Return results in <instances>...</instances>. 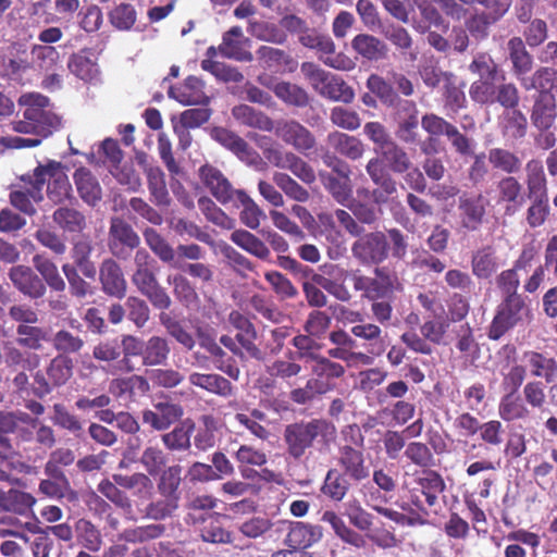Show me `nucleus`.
Instances as JSON below:
<instances>
[{
  "label": "nucleus",
  "mask_w": 557,
  "mask_h": 557,
  "mask_svg": "<svg viewBox=\"0 0 557 557\" xmlns=\"http://www.w3.org/2000/svg\"><path fill=\"white\" fill-rule=\"evenodd\" d=\"M322 273L312 271L310 281L302 283V292L310 307L323 308L327 297L323 290L342 302H349L352 294L346 285L348 270L337 263H324L320 267Z\"/></svg>",
  "instance_id": "f257e3e1"
},
{
  "label": "nucleus",
  "mask_w": 557,
  "mask_h": 557,
  "mask_svg": "<svg viewBox=\"0 0 557 557\" xmlns=\"http://www.w3.org/2000/svg\"><path fill=\"white\" fill-rule=\"evenodd\" d=\"M336 429L334 424L323 419H312L288 424L284 429L283 440L286 453L295 460L301 459L306 450L313 446L317 438L324 442L334 440Z\"/></svg>",
  "instance_id": "f03ea898"
},
{
  "label": "nucleus",
  "mask_w": 557,
  "mask_h": 557,
  "mask_svg": "<svg viewBox=\"0 0 557 557\" xmlns=\"http://www.w3.org/2000/svg\"><path fill=\"white\" fill-rule=\"evenodd\" d=\"M47 184V196L54 205H60L72 197V185L60 162L51 161L39 165L34 171L32 197L36 202L44 199L42 188Z\"/></svg>",
  "instance_id": "7ed1b4c3"
},
{
  "label": "nucleus",
  "mask_w": 557,
  "mask_h": 557,
  "mask_svg": "<svg viewBox=\"0 0 557 557\" xmlns=\"http://www.w3.org/2000/svg\"><path fill=\"white\" fill-rule=\"evenodd\" d=\"M300 71L312 89L322 98L344 103L354 101V89L341 76L325 71L312 62H304Z\"/></svg>",
  "instance_id": "20e7f679"
},
{
  "label": "nucleus",
  "mask_w": 557,
  "mask_h": 557,
  "mask_svg": "<svg viewBox=\"0 0 557 557\" xmlns=\"http://www.w3.org/2000/svg\"><path fill=\"white\" fill-rule=\"evenodd\" d=\"M531 319V310L523 298L502 299L488 329V338L498 341L508 331L524 326Z\"/></svg>",
  "instance_id": "39448f33"
},
{
  "label": "nucleus",
  "mask_w": 557,
  "mask_h": 557,
  "mask_svg": "<svg viewBox=\"0 0 557 557\" xmlns=\"http://www.w3.org/2000/svg\"><path fill=\"white\" fill-rule=\"evenodd\" d=\"M20 103L26 106L23 116L34 122L36 135L46 138L60 128L61 119L52 112L50 100L46 96L26 94L21 96Z\"/></svg>",
  "instance_id": "423d86ee"
},
{
  "label": "nucleus",
  "mask_w": 557,
  "mask_h": 557,
  "mask_svg": "<svg viewBox=\"0 0 557 557\" xmlns=\"http://www.w3.org/2000/svg\"><path fill=\"white\" fill-rule=\"evenodd\" d=\"M352 257L364 267H377L388 258V243L385 233L374 231L362 233L351 245Z\"/></svg>",
  "instance_id": "0eeeda50"
},
{
  "label": "nucleus",
  "mask_w": 557,
  "mask_h": 557,
  "mask_svg": "<svg viewBox=\"0 0 557 557\" xmlns=\"http://www.w3.org/2000/svg\"><path fill=\"white\" fill-rule=\"evenodd\" d=\"M140 244V237L133 226L120 216L110 220L108 246L111 253L119 259H127Z\"/></svg>",
  "instance_id": "6e6552de"
},
{
  "label": "nucleus",
  "mask_w": 557,
  "mask_h": 557,
  "mask_svg": "<svg viewBox=\"0 0 557 557\" xmlns=\"http://www.w3.org/2000/svg\"><path fill=\"white\" fill-rule=\"evenodd\" d=\"M417 483L420 488L411 491L410 499L419 510L426 512L438 505V496L446 485L441 474L433 470H423Z\"/></svg>",
  "instance_id": "1a4fd4ad"
},
{
  "label": "nucleus",
  "mask_w": 557,
  "mask_h": 557,
  "mask_svg": "<svg viewBox=\"0 0 557 557\" xmlns=\"http://www.w3.org/2000/svg\"><path fill=\"white\" fill-rule=\"evenodd\" d=\"M273 132L285 144L304 154L312 150L317 144L314 135L296 120L274 122Z\"/></svg>",
  "instance_id": "9d476101"
},
{
  "label": "nucleus",
  "mask_w": 557,
  "mask_h": 557,
  "mask_svg": "<svg viewBox=\"0 0 557 557\" xmlns=\"http://www.w3.org/2000/svg\"><path fill=\"white\" fill-rule=\"evenodd\" d=\"M199 177L210 194L223 206L235 202L237 193L243 191V189H235L228 178L210 164L199 168Z\"/></svg>",
  "instance_id": "9b49d317"
},
{
  "label": "nucleus",
  "mask_w": 557,
  "mask_h": 557,
  "mask_svg": "<svg viewBox=\"0 0 557 557\" xmlns=\"http://www.w3.org/2000/svg\"><path fill=\"white\" fill-rule=\"evenodd\" d=\"M488 200L481 194H462L458 198L459 221L462 228L474 232L478 231L486 214Z\"/></svg>",
  "instance_id": "f8f14e48"
},
{
  "label": "nucleus",
  "mask_w": 557,
  "mask_h": 557,
  "mask_svg": "<svg viewBox=\"0 0 557 557\" xmlns=\"http://www.w3.org/2000/svg\"><path fill=\"white\" fill-rule=\"evenodd\" d=\"M336 461L341 467V473L348 480L361 482L370 476V466L366 461L362 449L350 445H342L338 448Z\"/></svg>",
  "instance_id": "ddd939ff"
},
{
  "label": "nucleus",
  "mask_w": 557,
  "mask_h": 557,
  "mask_svg": "<svg viewBox=\"0 0 557 557\" xmlns=\"http://www.w3.org/2000/svg\"><path fill=\"white\" fill-rule=\"evenodd\" d=\"M211 137L243 162L256 166L262 163L259 153L236 133L224 127H214Z\"/></svg>",
  "instance_id": "4468645a"
},
{
  "label": "nucleus",
  "mask_w": 557,
  "mask_h": 557,
  "mask_svg": "<svg viewBox=\"0 0 557 557\" xmlns=\"http://www.w3.org/2000/svg\"><path fill=\"white\" fill-rule=\"evenodd\" d=\"M228 322L237 330L236 341L245 350L248 358L261 361L264 359V352L256 345L257 331L251 321L237 310L228 314Z\"/></svg>",
  "instance_id": "2eb2a0df"
},
{
  "label": "nucleus",
  "mask_w": 557,
  "mask_h": 557,
  "mask_svg": "<svg viewBox=\"0 0 557 557\" xmlns=\"http://www.w3.org/2000/svg\"><path fill=\"white\" fill-rule=\"evenodd\" d=\"M9 278L21 294L30 299L42 298L47 293L42 278L27 265L12 267L9 271Z\"/></svg>",
  "instance_id": "dca6fc26"
},
{
  "label": "nucleus",
  "mask_w": 557,
  "mask_h": 557,
  "mask_svg": "<svg viewBox=\"0 0 557 557\" xmlns=\"http://www.w3.org/2000/svg\"><path fill=\"white\" fill-rule=\"evenodd\" d=\"M99 280L102 292L117 299H122L126 295L127 283L123 271L119 263L113 259L102 261L99 269Z\"/></svg>",
  "instance_id": "f3484780"
},
{
  "label": "nucleus",
  "mask_w": 557,
  "mask_h": 557,
  "mask_svg": "<svg viewBox=\"0 0 557 557\" xmlns=\"http://www.w3.org/2000/svg\"><path fill=\"white\" fill-rule=\"evenodd\" d=\"M138 162L143 165L147 177V185L150 201L159 208H168L171 205V197L165 184V174L157 165L146 162V157H139Z\"/></svg>",
  "instance_id": "a211bd4d"
},
{
  "label": "nucleus",
  "mask_w": 557,
  "mask_h": 557,
  "mask_svg": "<svg viewBox=\"0 0 557 557\" xmlns=\"http://www.w3.org/2000/svg\"><path fill=\"white\" fill-rule=\"evenodd\" d=\"M183 416V408L173 403H157L153 409L143 411V422L157 431H164Z\"/></svg>",
  "instance_id": "6ab92c4d"
},
{
  "label": "nucleus",
  "mask_w": 557,
  "mask_h": 557,
  "mask_svg": "<svg viewBox=\"0 0 557 557\" xmlns=\"http://www.w3.org/2000/svg\"><path fill=\"white\" fill-rule=\"evenodd\" d=\"M205 83L196 77L188 76L180 87H170L168 95L184 106H208L210 98L206 95Z\"/></svg>",
  "instance_id": "aec40b11"
},
{
  "label": "nucleus",
  "mask_w": 557,
  "mask_h": 557,
  "mask_svg": "<svg viewBox=\"0 0 557 557\" xmlns=\"http://www.w3.org/2000/svg\"><path fill=\"white\" fill-rule=\"evenodd\" d=\"M244 41L243 29L239 26H233L223 34L222 42L219 46V53L226 59L250 62L253 55L244 48Z\"/></svg>",
  "instance_id": "412c9836"
},
{
  "label": "nucleus",
  "mask_w": 557,
  "mask_h": 557,
  "mask_svg": "<svg viewBox=\"0 0 557 557\" xmlns=\"http://www.w3.org/2000/svg\"><path fill=\"white\" fill-rule=\"evenodd\" d=\"M187 519L193 523L201 522L199 529L200 537L203 542L212 544H228L232 543V534L226 531L219 519L213 518L212 515L199 513L198 516L189 512Z\"/></svg>",
  "instance_id": "4be33fe9"
},
{
  "label": "nucleus",
  "mask_w": 557,
  "mask_h": 557,
  "mask_svg": "<svg viewBox=\"0 0 557 557\" xmlns=\"http://www.w3.org/2000/svg\"><path fill=\"white\" fill-rule=\"evenodd\" d=\"M556 101L552 92L537 94L531 111V122L539 131H547L556 119Z\"/></svg>",
  "instance_id": "5701e85b"
},
{
  "label": "nucleus",
  "mask_w": 557,
  "mask_h": 557,
  "mask_svg": "<svg viewBox=\"0 0 557 557\" xmlns=\"http://www.w3.org/2000/svg\"><path fill=\"white\" fill-rule=\"evenodd\" d=\"M498 126L503 137L513 145L525 137L528 120L520 110H505L499 116Z\"/></svg>",
  "instance_id": "b1692460"
},
{
  "label": "nucleus",
  "mask_w": 557,
  "mask_h": 557,
  "mask_svg": "<svg viewBox=\"0 0 557 557\" xmlns=\"http://www.w3.org/2000/svg\"><path fill=\"white\" fill-rule=\"evenodd\" d=\"M327 145L338 154L349 159L359 160L364 153L363 143L356 136L342 132H331L326 137Z\"/></svg>",
  "instance_id": "393cba45"
},
{
  "label": "nucleus",
  "mask_w": 557,
  "mask_h": 557,
  "mask_svg": "<svg viewBox=\"0 0 557 557\" xmlns=\"http://www.w3.org/2000/svg\"><path fill=\"white\" fill-rule=\"evenodd\" d=\"M322 537V528L305 522L292 523L286 542L295 550L307 548L319 542Z\"/></svg>",
  "instance_id": "a878e982"
},
{
  "label": "nucleus",
  "mask_w": 557,
  "mask_h": 557,
  "mask_svg": "<svg viewBox=\"0 0 557 557\" xmlns=\"http://www.w3.org/2000/svg\"><path fill=\"white\" fill-rule=\"evenodd\" d=\"M522 360L534 377H542L552 383L557 377V360L537 351H525Z\"/></svg>",
  "instance_id": "bb28decb"
},
{
  "label": "nucleus",
  "mask_w": 557,
  "mask_h": 557,
  "mask_svg": "<svg viewBox=\"0 0 557 557\" xmlns=\"http://www.w3.org/2000/svg\"><path fill=\"white\" fill-rule=\"evenodd\" d=\"M498 201L506 202V213L513 214L524 202L522 185L511 175L503 177L497 184Z\"/></svg>",
  "instance_id": "cd10ccee"
},
{
  "label": "nucleus",
  "mask_w": 557,
  "mask_h": 557,
  "mask_svg": "<svg viewBox=\"0 0 557 557\" xmlns=\"http://www.w3.org/2000/svg\"><path fill=\"white\" fill-rule=\"evenodd\" d=\"M373 274L374 276L371 277L367 299H383L396 290L398 286L397 276L393 274L387 268L375 267Z\"/></svg>",
  "instance_id": "c85d7f7f"
},
{
  "label": "nucleus",
  "mask_w": 557,
  "mask_h": 557,
  "mask_svg": "<svg viewBox=\"0 0 557 557\" xmlns=\"http://www.w3.org/2000/svg\"><path fill=\"white\" fill-rule=\"evenodd\" d=\"M74 182L79 197L89 206H96L101 200V187L91 172L79 168L74 173Z\"/></svg>",
  "instance_id": "c756f323"
},
{
  "label": "nucleus",
  "mask_w": 557,
  "mask_h": 557,
  "mask_svg": "<svg viewBox=\"0 0 557 557\" xmlns=\"http://www.w3.org/2000/svg\"><path fill=\"white\" fill-rule=\"evenodd\" d=\"M188 381L194 386L222 397H228L233 394L232 383L219 374L193 372L189 374Z\"/></svg>",
  "instance_id": "7c9ffc66"
},
{
  "label": "nucleus",
  "mask_w": 557,
  "mask_h": 557,
  "mask_svg": "<svg viewBox=\"0 0 557 557\" xmlns=\"http://www.w3.org/2000/svg\"><path fill=\"white\" fill-rule=\"evenodd\" d=\"M33 265L40 274L46 287L49 286L51 290L62 293L65 290L66 284L61 274L59 273L57 264L45 255H35L32 259Z\"/></svg>",
  "instance_id": "2f4dec72"
},
{
  "label": "nucleus",
  "mask_w": 557,
  "mask_h": 557,
  "mask_svg": "<svg viewBox=\"0 0 557 557\" xmlns=\"http://www.w3.org/2000/svg\"><path fill=\"white\" fill-rule=\"evenodd\" d=\"M171 352L165 337L153 335L146 341L141 364L145 367L164 366Z\"/></svg>",
  "instance_id": "473e14b6"
},
{
  "label": "nucleus",
  "mask_w": 557,
  "mask_h": 557,
  "mask_svg": "<svg viewBox=\"0 0 557 557\" xmlns=\"http://www.w3.org/2000/svg\"><path fill=\"white\" fill-rule=\"evenodd\" d=\"M525 185L528 197H545L547 193V180L541 160L531 159L525 163Z\"/></svg>",
  "instance_id": "72a5a7b5"
},
{
  "label": "nucleus",
  "mask_w": 557,
  "mask_h": 557,
  "mask_svg": "<svg viewBox=\"0 0 557 557\" xmlns=\"http://www.w3.org/2000/svg\"><path fill=\"white\" fill-rule=\"evenodd\" d=\"M352 49L362 58L369 61H377L384 59L387 54V46L379 38L359 34L351 40Z\"/></svg>",
  "instance_id": "f704fd0d"
},
{
  "label": "nucleus",
  "mask_w": 557,
  "mask_h": 557,
  "mask_svg": "<svg viewBox=\"0 0 557 557\" xmlns=\"http://www.w3.org/2000/svg\"><path fill=\"white\" fill-rule=\"evenodd\" d=\"M232 115L240 124L264 132H272L274 128V122L267 114L247 104L235 106Z\"/></svg>",
  "instance_id": "c9c22d12"
},
{
  "label": "nucleus",
  "mask_w": 557,
  "mask_h": 557,
  "mask_svg": "<svg viewBox=\"0 0 557 557\" xmlns=\"http://www.w3.org/2000/svg\"><path fill=\"white\" fill-rule=\"evenodd\" d=\"M230 239L239 248L255 256L256 258L267 261L270 259L271 251L259 237L246 230H235Z\"/></svg>",
  "instance_id": "e433bc0d"
},
{
  "label": "nucleus",
  "mask_w": 557,
  "mask_h": 557,
  "mask_svg": "<svg viewBox=\"0 0 557 557\" xmlns=\"http://www.w3.org/2000/svg\"><path fill=\"white\" fill-rule=\"evenodd\" d=\"M498 267L496 251L493 247L485 246L473 252L471 268L473 275L478 278L491 277Z\"/></svg>",
  "instance_id": "4c0bfd02"
},
{
  "label": "nucleus",
  "mask_w": 557,
  "mask_h": 557,
  "mask_svg": "<svg viewBox=\"0 0 557 557\" xmlns=\"http://www.w3.org/2000/svg\"><path fill=\"white\" fill-rule=\"evenodd\" d=\"M75 535L77 543L91 553L99 552L103 545L101 531L85 518L75 522Z\"/></svg>",
  "instance_id": "58836bf2"
},
{
  "label": "nucleus",
  "mask_w": 557,
  "mask_h": 557,
  "mask_svg": "<svg viewBox=\"0 0 557 557\" xmlns=\"http://www.w3.org/2000/svg\"><path fill=\"white\" fill-rule=\"evenodd\" d=\"M377 154L381 156L388 169L396 174H404L412 165L407 151L395 140L380 150Z\"/></svg>",
  "instance_id": "ea45409f"
},
{
  "label": "nucleus",
  "mask_w": 557,
  "mask_h": 557,
  "mask_svg": "<svg viewBox=\"0 0 557 557\" xmlns=\"http://www.w3.org/2000/svg\"><path fill=\"white\" fill-rule=\"evenodd\" d=\"M509 59L512 63V71L516 77L525 75L532 70L533 59L527 51L524 42L520 37H512L507 44Z\"/></svg>",
  "instance_id": "a19ab883"
},
{
  "label": "nucleus",
  "mask_w": 557,
  "mask_h": 557,
  "mask_svg": "<svg viewBox=\"0 0 557 557\" xmlns=\"http://www.w3.org/2000/svg\"><path fill=\"white\" fill-rule=\"evenodd\" d=\"M53 222L64 233H82L86 228L85 215L70 207H60L52 214Z\"/></svg>",
  "instance_id": "79ce46f5"
},
{
  "label": "nucleus",
  "mask_w": 557,
  "mask_h": 557,
  "mask_svg": "<svg viewBox=\"0 0 557 557\" xmlns=\"http://www.w3.org/2000/svg\"><path fill=\"white\" fill-rule=\"evenodd\" d=\"M257 59L263 69L280 72L285 69H290L289 64L293 63L290 55L284 50L261 46L256 51Z\"/></svg>",
  "instance_id": "37998d69"
},
{
  "label": "nucleus",
  "mask_w": 557,
  "mask_h": 557,
  "mask_svg": "<svg viewBox=\"0 0 557 557\" xmlns=\"http://www.w3.org/2000/svg\"><path fill=\"white\" fill-rule=\"evenodd\" d=\"M113 480L119 486L131 490L139 498H149L152 494L153 483L148 475L137 472L132 475L114 474Z\"/></svg>",
  "instance_id": "c03bdc74"
},
{
  "label": "nucleus",
  "mask_w": 557,
  "mask_h": 557,
  "mask_svg": "<svg viewBox=\"0 0 557 557\" xmlns=\"http://www.w3.org/2000/svg\"><path fill=\"white\" fill-rule=\"evenodd\" d=\"M231 205L235 208L243 207L239 218L242 223L248 228L257 230L260 226V219L264 216V212L245 190L237 193L235 202H232Z\"/></svg>",
  "instance_id": "a18cd8bd"
},
{
  "label": "nucleus",
  "mask_w": 557,
  "mask_h": 557,
  "mask_svg": "<svg viewBox=\"0 0 557 557\" xmlns=\"http://www.w3.org/2000/svg\"><path fill=\"white\" fill-rule=\"evenodd\" d=\"M271 89L274 95L288 106L304 108L309 104V95L300 86L288 82L274 84Z\"/></svg>",
  "instance_id": "49530a36"
},
{
  "label": "nucleus",
  "mask_w": 557,
  "mask_h": 557,
  "mask_svg": "<svg viewBox=\"0 0 557 557\" xmlns=\"http://www.w3.org/2000/svg\"><path fill=\"white\" fill-rule=\"evenodd\" d=\"M498 414L506 422L525 420L530 416V409L519 396L506 394L500 398Z\"/></svg>",
  "instance_id": "de8ad7c7"
},
{
  "label": "nucleus",
  "mask_w": 557,
  "mask_h": 557,
  "mask_svg": "<svg viewBox=\"0 0 557 557\" xmlns=\"http://www.w3.org/2000/svg\"><path fill=\"white\" fill-rule=\"evenodd\" d=\"M35 497L29 493L11 488L0 496V506L7 510L17 515H25L28 512L34 504Z\"/></svg>",
  "instance_id": "09e8293b"
},
{
  "label": "nucleus",
  "mask_w": 557,
  "mask_h": 557,
  "mask_svg": "<svg viewBox=\"0 0 557 557\" xmlns=\"http://www.w3.org/2000/svg\"><path fill=\"white\" fill-rule=\"evenodd\" d=\"M469 71L478 76V79H505L499 65L493 60V58L485 52L476 53L471 63L469 64Z\"/></svg>",
  "instance_id": "8fccbe9b"
},
{
  "label": "nucleus",
  "mask_w": 557,
  "mask_h": 557,
  "mask_svg": "<svg viewBox=\"0 0 557 557\" xmlns=\"http://www.w3.org/2000/svg\"><path fill=\"white\" fill-rule=\"evenodd\" d=\"M18 345L33 350H39L44 342L50 341L48 330L34 324H18L16 327Z\"/></svg>",
  "instance_id": "3c124183"
},
{
  "label": "nucleus",
  "mask_w": 557,
  "mask_h": 557,
  "mask_svg": "<svg viewBox=\"0 0 557 557\" xmlns=\"http://www.w3.org/2000/svg\"><path fill=\"white\" fill-rule=\"evenodd\" d=\"M348 479L337 469H330L325 475L321 492L335 502H341L349 491Z\"/></svg>",
  "instance_id": "603ef678"
},
{
  "label": "nucleus",
  "mask_w": 557,
  "mask_h": 557,
  "mask_svg": "<svg viewBox=\"0 0 557 557\" xmlns=\"http://www.w3.org/2000/svg\"><path fill=\"white\" fill-rule=\"evenodd\" d=\"M351 333L354 336L370 343L371 349L369 351L371 354L376 356L383 354L385 347L383 341V331L380 325L374 323L356 324L351 327Z\"/></svg>",
  "instance_id": "864d4df0"
},
{
  "label": "nucleus",
  "mask_w": 557,
  "mask_h": 557,
  "mask_svg": "<svg viewBox=\"0 0 557 557\" xmlns=\"http://www.w3.org/2000/svg\"><path fill=\"white\" fill-rule=\"evenodd\" d=\"M487 159L494 169L500 170L509 175L518 173L522 166V161L517 154L503 148L491 149Z\"/></svg>",
  "instance_id": "5fc2aeb1"
},
{
  "label": "nucleus",
  "mask_w": 557,
  "mask_h": 557,
  "mask_svg": "<svg viewBox=\"0 0 557 557\" xmlns=\"http://www.w3.org/2000/svg\"><path fill=\"white\" fill-rule=\"evenodd\" d=\"M194 423H183L161 436L163 445L172 451H182L190 447Z\"/></svg>",
  "instance_id": "6e6d98bb"
},
{
  "label": "nucleus",
  "mask_w": 557,
  "mask_h": 557,
  "mask_svg": "<svg viewBox=\"0 0 557 557\" xmlns=\"http://www.w3.org/2000/svg\"><path fill=\"white\" fill-rule=\"evenodd\" d=\"M159 319L161 325L166 330L168 334L184 348L191 350L195 347L196 342L193 334L182 324L181 321L164 312L160 313Z\"/></svg>",
  "instance_id": "4d7b16f0"
},
{
  "label": "nucleus",
  "mask_w": 557,
  "mask_h": 557,
  "mask_svg": "<svg viewBox=\"0 0 557 557\" xmlns=\"http://www.w3.org/2000/svg\"><path fill=\"white\" fill-rule=\"evenodd\" d=\"M322 521L331 524L336 535L341 537L344 542L356 547H362L364 545L363 537L359 533L347 527L344 520L334 511H324L322 515Z\"/></svg>",
  "instance_id": "13d9d810"
},
{
  "label": "nucleus",
  "mask_w": 557,
  "mask_h": 557,
  "mask_svg": "<svg viewBox=\"0 0 557 557\" xmlns=\"http://www.w3.org/2000/svg\"><path fill=\"white\" fill-rule=\"evenodd\" d=\"M500 79H475L469 87L471 100L481 106L494 104L495 94H497L498 82Z\"/></svg>",
  "instance_id": "bf43d9fd"
},
{
  "label": "nucleus",
  "mask_w": 557,
  "mask_h": 557,
  "mask_svg": "<svg viewBox=\"0 0 557 557\" xmlns=\"http://www.w3.org/2000/svg\"><path fill=\"white\" fill-rule=\"evenodd\" d=\"M67 67L72 74L85 82H92L99 74L98 65L84 52L71 55Z\"/></svg>",
  "instance_id": "052dcab7"
},
{
  "label": "nucleus",
  "mask_w": 557,
  "mask_h": 557,
  "mask_svg": "<svg viewBox=\"0 0 557 557\" xmlns=\"http://www.w3.org/2000/svg\"><path fill=\"white\" fill-rule=\"evenodd\" d=\"M143 235L147 246L161 261L169 263L174 260V249L157 230L147 227Z\"/></svg>",
  "instance_id": "680f3d73"
},
{
  "label": "nucleus",
  "mask_w": 557,
  "mask_h": 557,
  "mask_svg": "<svg viewBox=\"0 0 557 557\" xmlns=\"http://www.w3.org/2000/svg\"><path fill=\"white\" fill-rule=\"evenodd\" d=\"M50 342L52 347L62 356L77 354L85 345L81 336L64 329L57 331L50 338Z\"/></svg>",
  "instance_id": "e2e57ef3"
},
{
  "label": "nucleus",
  "mask_w": 557,
  "mask_h": 557,
  "mask_svg": "<svg viewBox=\"0 0 557 557\" xmlns=\"http://www.w3.org/2000/svg\"><path fill=\"white\" fill-rule=\"evenodd\" d=\"M248 32L259 40L276 45H281L286 40V35L280 27L265 21H249Z\"/></svg>",
  "instance_id": "0e129e2a"
},
{
  "label": "nucleus",
  "mask_w": 557,
  "mask_h": 557,
  "mask_svg": "<svg viewBox=\"0 0 557 557\" xmlns=\"http://www.w3.org/2000/svg\"><path fill=\"white\" fill-rule=\"evenodd\" d=\"M198 207L202 214L211 223L225 228L231 230L235 225V221L230 218L216 203L209 197L202 196L198 199Z\"/></svg>",
  "instance_id": "69168bd1"
},
{
  "label": "nucleus",
  "mask_w": 557,
  "mask_h": 557,
  "mask_svg": "<svg viewBox=\"0 0 557 557\" xmlns=\"http://www.w3.org/2000/svg\"><path fill=\"white\" fill-rule=\"evenodd\" d=\"M324 187L330 191L333 198L341 205L347 206L351 201L352 190L347 178H338L331 174H320Z\"/></svg>",
  "instance_id": "338daca9"
},
{
  "label": "nucleus",
  "mask_w": 557,
  "mask_h": 557,
  "mask_svg": "<svg viewBox=\"0 0 557 557\" xmlns=\"http://www.w3.org/2000/svg\"><path fill=\"white\" fill-rule=\"evenodd\" d=\"M273 182L288 198L295 201L306 202L310 198L309 191L284 172H275Z\"/></svg>",
  "instance_id": "774afa93"
}]
</instances>
